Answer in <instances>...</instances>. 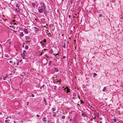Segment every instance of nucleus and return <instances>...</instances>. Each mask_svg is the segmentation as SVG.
<instances>
[{
  "label": "nucleus",
  "mask_w": 123,
  "mask_h": 123,
  "mask_svg": "<svg viewBox=\"0 0 123 123\" xmlns=\"http://www.w3.org/2000/svg\"><path fill=\"white\" fill-rule=\"evenodd\" d=\"M38 12L40 13H41L43 12L44 10V9L42 7H39L38 8Z\"/></svg>",
  "instance_id": "obj_1"
},
{
  "label": "nucleus",
  "mask_w": 123,
  "mask_h": 123,
  "mask_svg": "<svg viewBox=\"0 0 123 123\" xmlns=\"http://www.w3.org/2000/svg\"><path fill=\"white\" fill-rule=\"evenodd\" d=\"M26 51L25 50H24L23 53L21 54V55L22 56H25V55Z\"/></svg>",
  "instance_id": "obj_2"
},
{
  "label": "nucleus",
  "mask_w": 123,
  "mask_h": 123,
  "mask_svg": "<svg viewBox=\"0 0 123 123\" xmlns=\"http://www.w3.org/2000/svg\"><path fill=\"white\" fill-rule=\"evenodd\" d=\"M41 5L42 7H43L44 9L46 8L45 4L43 2H42L41 3Z\"/></svg>",
  "instance_id": "obj_3"
},
{
  "label": "nucleus",
  "mask_w": 123,
  "mask_h": 123,
  "mask_svg": "<svg viewBox=\"0 0 123 123\" xmlns=\"http://www.w3.org/2000/svg\"><path fill=\"white\" fill-rule=\"evenodd\" d=\"M34 29H35V31L36 32L38 31H39V29L38 28H37L36 27H34Z\"/></svg>",
  "instance_id": "obj_4"
},
{
  "label": "nucleus",
  "mask_w": 123,
  "mask_h": 123,
  "mask_svg": "<svg viewBox=\"0 0 123 123\" xmlns=\"http://www.w3.org/2000/svg\"><path fill=\"white\" fill-rule=\"evenodd\" d=\"M66 89H67V90L66 91V93H69L70 92V89L68 88V87H66Z\"/></svg>",
  "instance_id": "obj_5"
},
{
  "label": "nucleus",
  "mask_w": 123,
  "mask_h": 123,
  "mask_svg": "<svg viewBox=\"0 0 123 123\" xmlns=\"http://www.w3.org/2000/svg\"><path fill=\"white\" fill-rule=\"evenodd\" d=\"M24 31L25 32L26 34H28V32L27 31V29H24Z\"/></svg>",
  "instance_id": "obj_6"
},
{
  "label": "nucleus",
  "mask_w": 123,
  "mask_h": 123,
  "mask_svg": "<svg viewBox=\"0 0 123 123\" xmlns=\"http://www.w3.org/2000/svg\"><path fill=\"white\" fill-rule=\"evenodd\" d=\"M44 11H43V12H44V14L45 15H46L47 14V11H46V10L45 9V8H44Z\"/></svg>",
  "instance_id": "obj_7"
},
{
  "label": "nucleus",
  "mask_w": 123,
  "mask_h": 123,
  "mask_svg": "<svg viewBox=\"0 0 123 123\" xmlns=\"http://www.w3.org/2000/svg\"><path fill=\"white\" fill-rule=\"evenodd\" d=\"M82 116L84 117H87V116L86 114L82 113Z\"/></svg>",
  "instance_id": "obj_8"
},
{
  "label": "nucleus",
  "mask_w": 123,
  "mask_h": 123,
  "mask_svg": "<svg viewBox=\"0 0 123 123\" xmlns=\"http://www.w3.org/2000/svg\"><path fill=\"white\" fill-rule=\"evenodd\" d=\"M25 37L26 40L30 39V37L29 36H25Z\"/></svg>",
  "instance_id": "obj_9"
},
{
  "label": "nucleus",
  "mask_w": 123,
  "mask_h": 123,
  "mask_svg": "<svg viewBox=\"0 0 123 123\" xmlns=\"http://www.w3.org/2000/svg\"><path fill=\"white\" fill-rule=\"evenodd\" d=\"M43 101H44L45 102V105H47V103H46V101L45 100V98H43Z\"/></svg>",
  "instance_id": "obj_10"
},
{
  "label": "nucleus",
  "mask_w": 123,
  "mask_h": 123,
  "mask_svg": "<svg viewBox=\"0 0 123 123\" xmlns=\"http://www.w3.org/2000/svg\"><path fill=\"white\" fill-rule=\"evenodd\" d=\"M95 113H94L93 114V119H95L96 118V117Z\"/></svg>",
  "instance_id": "obj_11"
},
{
  "label": "nucleus",
  "mask_w": 123,
  "mask_h": 123,
  "mask_svg": "<svg viewBox=\"0 0 123 123\" xmlns=\"http://www.w3.org/2000/svg\"><path fill=\"white\" fill-rule=\"evenodd\" d=\"M20 35L21 36H24V34L23 32H21L20 33Z\"/></svg>",
  "instance_id": "obj_12"
},
{
  "label": "nucleus",
  "mask_w": 123,
  "mask_h": 123,
  "mask_svg": "<svg viewBox=\"0 0 123 123\" xmlns=\"http://www.w3.org/2000/svg\"><path fill=\"white\" fill-rule=\"evenodd\" d=\"M7 43L10 44H11V41L9 40H7Z\"/></svg>",
  "instance_id": "obj_13"
},
{
  "label": "nucleus",
  "mask_w": 123,
  "mask_h": 123,
  "mask_svg": "<svg viewBox=\"0 0 123 123\" xmlns=\"http://www.w3.org/2000/svg\"><path fill=\"white\" fill-rule=\"evenodd\" d=\"M55 70L56 72H57L58 71V69L57 68H55Z\"/></svg>",
  "instance_id": "obj_14"
},
{
  "label": "nucleus",
  "mask_w": 123,
  "mask_h": 123,
  "mask_svg": "<svg viewBox=\"0 0 123 123\" xmlns=\"http://www.w3.org/2000/svg\"><path fill=\"white\" fill-rule=\"evenodd\" d=\"M7 77V75H6L4 77L3 79L4 80H6V78Z\"/></svg>",
  "instance_id": "obj_15"
},
{
  "label": "nucleus",
  "mask_w": 123,
  "mask_h": 123,
  "mask_svg": "<svg viewBox=\"0 0 123 123\" xmlns=\"http://www.w3.org/2000/svg\"><path fill=\"white\" fill-rule=\"evenodd\" d=\"M29 48L28 46V45H26V46L25 47V49H27Z\"/></svg>",
  "instance_id": "obj_16"
},
{
  "label": "nucleus",
  "mask_w": 123,
  "mask_h": 123,
  "mask_svg": "<svg viewBox=\"0 0 123 123\" xmlns=\"http://www.w3.org/2000/svg\"><path fill=\"white\" fill-rule=\"evenodd\" d=\"M53 52V51L52 50H50L49 51V53L50 54H52Z\"/></svg>",
  "instance_id": "obj_17"
},
{
  "label": "nucleus",
  "mask_w": 123,
  "mask_h": 123,
  "mask_svg": "<svg viewBox=\"0 0 123 123\" xmlns=\"http://www.w3.org/2000/svg\"><path fill=\"white\" fill-rule=\"evenodd\" d=\"M43 122L46 121V118L45 117H44L43 119Z\"/></svg>",
  "instance_id": "obj_18"
},
{
  "label": "nucleus",
  "mask_w": 123,
  "mask_h": 123,
  "mask_svg": "<svg viewBox=\"0 0 123 123\" xmlns=\"http://www.w3.org/2000/svg\"><path fill=\"white\" fill-rule=\"evenodd\" d=\"M32 6H35V3H32L31 4Z\"/></svg>",
  "instance_id": "obj_19"
},
{
  "label": "nucleus",
  "mask_w": 123,
  "mask_h": 123,
  "mask_svg": "<svg viewBox=\"0 0 123 123\" xmlns=\"http://www.w3.org/2000/svg\"><path fill=\"white\" fill-rule=\"evenodd\" d=\"M16 7H18V8H19V4H17L16 5Z\"/></svg>",
  "instance_id": "obj_20"
},
{
  "label": "nucleus",
  "mask_w": 123,
  "mask_h": 123,
  "mask_svg": "<svg viewBox=\"0 0 123 123\" xmlns=\"http://www.w3.org/2000/svg\"><path fill=\"white\" fill-rule=\"evenodd\" d=\"M93 77H95L96 75H97V74L95 73H94L93 74Z\"/></svg>",
  "instance_id": "obj_21"
},
{
  "label": "nucleus",
  "mask_w": 123,
  "mask_h": 123,
  "mask_svg": "<svg viewBox=\"0 0 123 123\" xmlns=\"http://www.w3.org/2000/svg\"><path fill=\"white\" fill-rule=\"evenodd\" d=\"M65 46H66L65 44V43H64V45H63V47H64V48L65 49L66 48Z\"/></svg>",
  "instance_id": "obj_22"
},
{
  "label": "nucleus",
  "mask_w": 123,
  "mask_h": 123,
  "mask_svg": "<svg viewBox=\"0 0 123 123\" xmlns=\"http://www.w3.org/2000/svg\"><path fill=\"white\" fill-rule=\"evenodd\" d=\"M106 87H104L103 89L102 90V91L103 92H105V90L106 89Z\"/></svg>",
  "instance_id": "obj_23"
},
{
  "label": "nucleus",
  "mask_w": 123,
  "mask_h": 123,
  "mask_svg": "<svg viewBox=\"0 0 123 123\" xmlns=\"http://www.w3.org/2000/svg\"><path fill=\"white\" fill-rule=\"evenodd\" d=\"M10 27L11 28H13V29H14L15 28L14 27V26L13 25H12L10 26Z\"/></svg>",
  "instance_id": "obj_24"
},
{
  "label": "nucleus",
  "mask_w": 123,
  "mask_h": 123,
  "mask_svg": "<svg viewBox=\"0 0 123 123\" xmlns=\"http://www.w3.org/2000/svg\"><path fill=\"white\" fill-rule=\"evenodd\" d=\"M62 119H64L65 118V116H64V115H63L62 116Z\"/></svg>",
  "instance_id": "obj_25"
},
{
  "label": "nucleus",
  "mask_w": 123,
  "mask_h": 123,
  "mask_svg": "<svg viewBox=\"0 0 123 123\" xmlns=\"http://www.w3.org/2000/svg\"><path fill=\"white\" fill-rule=\"evenodd\" d=\"M18 12H19V8H16L15 9Z\"/></svg>",
  "instance_id": "obj_26"
},
{
  "label": "nucleus",
  "mask_w": 123,
  "mask_h": 123,
  "mask_svg": "<svg viewBox=\"0 0 123 123\" xmlns=\"http://www.w3.org/2000/svg\"><path fill=\"white\" fill-rule=\"evenodd\" d=\"M43 42L46 43V40L45 39H44L43 40Z\"/></svg>",
  "instance_id": "obj_27"
},
{
  "label": "nucleus",
  "mask_w": 123,
  "mask_h": 123,
  "mask_svg": "<svg viewBox=\"0 0 123 123\" xmlns=\"http://www.w3.org/2000/svg\"><path fill=\"white\" fill-rule=\"evenodd\" d=\"M52 110L53 111H55V108H52Z\"/></svg>",
  "instance_id": "obj_28"
},
{
  "label": "nucleus",
  "mask_w": 123,
  "mask_h": 123,
  "mask_svg": "<svg viewBox=\"0 0 123 123\" xmlns=\"http://www.w3.org/2000/svg\"><path fill=\"white\" fill-rule=\"evenodd\" d=\"M114 121L115 122H116L117 121V120L116 119H113Z\"/></svg>",
  "instance_id": "obj_29"
},
{
  "label": "nucleus",
  "mask_w": 123,
  "mask_h": 123,
  "mask_svg": "<svg viewBox=\"0 0 123 123\" xmlns=\"http://www.w3.org/2000/svg\"><path fill=\"white\" fill-rule=\"evenodd\" d=\"M73 96H74V97H75V96H76V94L75 93H74L73 94Z\"/></svg>",
  "instance_id": "obj_30"
},
{
  "label": "nucleus",
  "mask_w": 123,
  "mask_h": 123,
  "mask_svg": "<svg viewBox=\"0 0 123 123\" xmlns=\"http://www.w3.org/2000/svg\"><path fill=\"white\" fill-rule=\"evenodd\" d=\"M102 16V15L101 14H100L99 15V17H101Z\"/></svg>",
  "instance_id": "obj_31"
},
{
  "label": "nucleus",
  "mask_w": 123,
  "mask_h": 123,
  "mask_svg": "<svg viewBox=\"0 0 123 123\" xmlns=\"http://www.w3.org/2000/svg\"><path fill=\"white\" fill-rule=\"evenodd\" d=\"M56 86H54V89L55 90H56Z\"/></svg>",
  "instance_id": "obj_32"
},
{
  "label": "nucleus",
  "mask_w": 123,
  "mask_h": 123,
  "mask_svg": "<svg viewBox=\"0 0 123 123\" xmlns=\"http://www.w3.org/2000/svg\"><path fill=\"white\" fill-rule=\"evenodd\" d=\"M53 116L55 117L56 116L55 114L54 113H53Z\"/></svg>",
  "instance_id": "obj_33"
},
{
  "label": "nucleus",
  "mask_w": 123,
  "mask_h": 123,
  "mask_svg": "<svg viewBox=\"0 0 123 123\" xmlns=\"http://www.w3.org/2000/svg\"><path fill=\"white\" fill-rule=\"evenodd\" d=\"M31 96H32V97H34V95L33 94H31Z\"/></svg>",
  "instance_id": "obj_34"
},
{
  "label": "nucleus",
  "mask_w": 123,
  "mask_h": 123,
  "mask_svg": "<svg viewBox=\"0 0 123 123\" xmlns=\"http://www.w3.org/2000/svg\"><path fill=\"white\" fill-rule=\"evenodd\" d=\"M44 86V85H43V86H41L40 87V89H41L42 87H43Z\"/></svg>",
  "instance_id": "obj_35"
},
{
  "label": "nucleus",
  "mask_w": 123,
  "mask_h": 123,
  "mask_svg": "<svg viewBox=\"0 0 123 123\" xmlns=\"http://www.w3.org/2000/svg\"><path fill=\"white\" fill-rule=\"evenodd\" d=\"M12 62H13L12 61H10L9 62V63H12Z\"/></svg>",
  "instance_id": "obj_36"
},
{
  "label": "nucleus",
  "mask_w": 123,
  "mask_h": 123,
  "mask_svg": "<svg viewBox=\"0 0 123 123\" xmlns=\"http://www.w3.org/2000/svg\"><path fill=\"white\" fill-rule=\"evenodd\" d=\"M36 116H37V117H39L40 116H39V115H38V114H37V115H36Z\"/></svg>",
  "instance_id": "obj_37"
},
{
  "label": "nucleus",
  "mask_w": 123,
  "mask_h": 123,
  "mask_svg": "<svg viewBox=\"0 0 123 123\" xmlns=\"http://www.w3.org/2000/svg\"><path fill=\"white\" fill-rule=\"evenodd\" d=\"M56 59H59V57H58V56H56Z\"/></svg>",
  "instance_id": "obj_38"
},
{
  "label": "nucleus",
  "mask_w": 123,
  "mask_h": 123,
  "mask_svg": "<svg viewBox=\"0 0 123 123\" xmlns=\"http://www.w3.org/2000/svg\"><path fill=\"white\" fill-rule=\"evenodd\" d=\"M42 46L43 47V46H44V43H42V44H41Z\"/></svg>",
  "instance_id": "obj_39"
},
{
  "label": "nucleus",
  "mask_w": 123,
  "mask_h": 123,
  "mask_svg": "<svg viewBox=\"0 0 123 123\" xmlns=\"http://www.w3.org/2000/svg\"><path fill=\"white\" fill-rule=\"evenodd\" d=\"M66 58V57L65 56H64L63 57V59H64L65 58Z\"/></svg>",
  "instance_id": "obj_40"
},
{
  "label": "nucleus",
  "mask_w": 123,
  "mask_h": 123,
  "mask_svg": "<svg viewBox=\"0 0 123 123\" xmlns=\"http://www.w3.org/2000/svg\"><path fill=\"white\" fill-rule=\"evenodd\" d=\"M58 53L56 54V55H58V56H59V54H58Z\"/></svg>",
  "instance_id": "obj_41"
},
{
  "label": "nucleus",
  "mask_w": 123,
  "mask_h": 123,
  "mask_svg": "<svg viewBox=\"0 0 123 123\" xmlns=\"http://www.w3.org/2000/svg\"><path fill=\"white\" fill-rule=\"evenodd\" d=\"M5 122L6 123H7V120H5Z\"/></svg>",
  "instance_id": "obj_42"
},
{
  "label": "nucleus",
  "mask_w": 123,
  "mask_h": 123,
  "mask_svg": "<svg viewBox=\"0 0 123 123\" xmlns=\"http://www.w3.org/2000/svg\"><path fill=\"white\" fill-rule=\"evenodd\" d=\"M22 60H20L19 61V62H22Z\"/></svg>",
  "instance_id": "obj_43"
},
{
  "label": "nucleus",
  "mask_w": 123,
  "mask_h": 123,
  "mask_svg": "<svg viewBox=\"0 0 123 123\" xmlns=\"http://www.w3.org/2000/svg\"><path fill=\"white\" fill-rule=\"evenodd\" d=\"M68 16L69 18H70L71 17L70 15H69Z\"/></svg>",
  "instance_id": "obj_44"
},
{
  "label": "nucleus",
  "mask_w": 123,
  "mask_h": 123,
  "mask_svg": "<svg viewBox=\"0 0 123 123\" xmlns=\"http://www.w3.org/2000/svg\"><path fill=\"white\" fill-rule=\"evenodd\" d=\"M29 104V102H27V105H28Z\"/></svg>",
  "instance_id": "obj_45"
},
{
  "label": "nucleus",
  "mask_w": 123,
  "mask_h": 123,
  "mask_svg": "<svg viewBox=\"0 0 123 123\" xmlns=\"http://www.w3.org/2000/svg\"><path fill=\"white\" fill-rule=\"evenodd\" d=\"M66 89V87L65 88H64L63 89L65 91Z\"/></svg>",
  "instance_id": "obj_46"
},
{
  "label": "nucleus",
  "mask_w": 123,
  "mask_h": 123,
  "mask_svg": "<svg viewBox=\"0 0 123 123\" xmlns=\"http://www.w3.org/2000/svg\"><path fill=\"white\" fill-rule=\"evenodd\" d=\"M7 55L6 54H5V56L6 57H7Z\"/></svg>",
  "instance_id": "obj_47"
},
{
  "label": "nucleus",
  "mask_w": 123,
  "mask_h": 123,
  "mask_svg": "<svg viewBox=\"0 0 123 123\" xmlns=\"http://www.w3.org/2000/svg\"><path fill=\"white\" fill-rule=\"evenodd\" d=\"M14 25H17V24H16V23H14V24H13Z\"/></svg>",
  "instance_id": "obj_48"
},
{
  "label": "nucleus",
  "mask_w": 123,
  "mask_h": 123,
  "mask_svg": "<svg viewBox=\"0 0 123 123\" xmlns=\"http://www.w3.org/2000/svg\"><path fill=\"white\" fill-rule=\"evenodd\" d=\"M22 58H23V59H25V57H24V56H22Z\"/></svg>",
  "instance_id": "obj_49"
},
{
  "label": "nucleus",
  "mask_w": 123,
  "mask_h": 123,
  "mask_svg": "<svg viewBox=\"0 0 123 123\" xmlns=\"http://www.w3.org/2000/svg\"><path fill=\"white\" fill-rule=\"evenodd\" d=\"M22 47L24 48V45H22Z\"/></svg>",
  "instance_id": "obj_50"
},
{
  "label": "nucleus",
  "mask_w": 123,
  "mask_h": 123,
  "mask_svg": "<svg viewBox=\"0 0 123 123\" xmlns=\"http://www.w3.org/2000/svg\"><path fill=\"white\" fill-rule=\"evenodd\" d=\"M60 81V80H58L57 81V82H58Z\"/></svg>",
  "instance_id": "obj_51"
},
{
  "label": "nucleus",
  "mask_w": 123,
  "mask_h": 123,
  "mask_svg": "<svg viewBox=\"0 0 123 123\" xmlns=\"http://www.w3.org/2000/svg\"><path fill=\"white\" fill-rule=\"evenodd\" d=\"M80 101L81 102V103H83L82 102V101L81 100H80Z\"/></svg>",
  "instance_id": "obj_52"
},
{
  "label": "nucleus",
  "mask_w": 123,
  "mask_h": 123,
  "mask_svg": "<svg viewBox=\"0 0 123 123\" xmlns=\"http://www.w3.org/2000/svg\"><path fill=\"white\" fill-rule=\"evenodd\" d=\"M25 44V43H23V44H22V45H24V44Z\"/></svg>",
  "instance_id": "obj_53"
},
{
  "label": "nucleus",
  "mask_w": 123,
  "mask_h": 123,
  "mask_svg": "<svg viewBox=\"0 0 123 123\" xmlns=\"http://www.w3.org/2000/svg\"><path fill=\"white\" fill-rule=\"evenodd\" d=\"M40 43H41V44H42V42H41V41L40 42Z\"/></svg>",
  "instance_id": "obj_54"
},
{
  "label": "nucleus",
  "mask_w": 123,
  "mask_h": 123,
  "mask_svg": "<svg viewBox=\"0 0 123 123\" xmlns=\"http://www.w3.org/2000/svg\"><path fill=\"white\" fill-rule=\"evenodd\" d=\"M56 55H57L55 54V56L56 57V56H57Z\"/></svg>",
  "instance_id": "obj_55"
},
{
  "label": "nucleus",
  "mask_w": 123,
  "mask_h": 123,
  "mask_svg": "<svg viewBox=\"0 0 123 123\" xmlns=\"http://www.w3.org/2000/svg\"><path fill=\"white\" fill-rule=\"evenodd\" d=\"M69 120L70 121H72V119H69Z\"/></svg>",
  "instance_id": "obj_56"
},
{
  "label": "nucleus",
  "mask_w": 123,
  "mask_h": 123,
  "mask_svg": "<svg viewBox=\"0 0 123 123\" xmlns=\"http://www.w3.org/2000/svg\"><path fill=\"white\" fill-rule=\"evenodd\" d=\"M26 42H27L28 43H29L30 42L28 41H26Z\"/></svg>",
  "instance_id": "obj_57"
},
{
  "label": "nucleus",
  "mask_w": 123,
  "mask_h": 123,
  "mask_svg": "<svg viewBox=\"0 0 123 123\" xmlns=\"http://www.w3.org/2000/svg\"><path fill=\"white\" fill-rule=\"evenodd\" d=\"M2 78L1 77H0V80H1V79Z\"/></svg>",
  "instance_id": "obj_58"
},
{
  "label": "nucleus",
  "mask_w": 123,
  "mask_h": 123,
  "mask_svg": "<svg viewBox=\"0 0 123 123\" xmlns=\"http://www.w3.org/2000/svg\"><path fill=\"white\" fill-rule=\"evenodd\" d=\"M43 53L41 52V55H42Z\"/></svg>",
  "instance_id": "obj_59"
},
{
  "label": "nucleus",
  "mask_w": 123,
  "mask_h": 123,
  "mask_svg": "<svg viewBox=\"0 0 123 123\" xmlns=\"http://www.w3.org/2000/svg\"><path fill=\"white\" fill-rule=\"evenodd\" d=\"M8 118V117H7V118H6V119H7Z\"/></svg>",
  "instance_id": "obj_60"
},
{
  "label": "nucleus",
  "mask_w": 123,
  "mask_h": 123,
  "mask_svg": "<svg viewBox=\"0 0 123 123\" xmlns=\"http://www.w3.org/2000/svg\"><path fill=\"white\" fill-rule=\"evenodd\" d=\"M10 117V119H11V117L10 116V117Z\"/></svg>",
  "instance_id": "obj_61"
},
{
  "label": "nucleus",
  "mask_w": 123,
  "mask_h": 123,
  "mask_svg": "<svg viewBox=\"0 0 123 123\" xmlns=\"http://www.w3.org/2000/svg\"><path fill=\"white\" fill-rule=\"evenodd\" d=\"M1 114H2V113H1V112H0V115H1Z\"/></svg>",
  "instance_id": "obj_62"
},
{
  "label": "nucleus",
  "mask_w": 123,
  "mask_h": 123,
  "mask_svg": "<svg viewBox=\"0 0 123 123\" xmlns=\"http://www.w3.org/2000/svg\"><path fill=\"white\" fill-rule=\"evenodd\" d=\"M49 35L50 34V32L49 33Z\"/></svg>",
  "instance_id": "obj_63"
},
{
  "label": "nucleus",
  "mask_w": 123,
  "mask_h": 123,
  "mask_svg": "<svg viewBox=\"0 0 123 123\" xmlns=\"http://www.w3.org/2000/svg\"><path fill=\"white\" fill-rule=\"evenodd\" d=\"M54 123V122H51V123Z\"/></svg>",
  "instance_id": "obj_64"
}]
</instances>
